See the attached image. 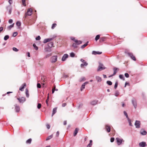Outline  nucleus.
<instances>
[{
  "mask_svg": "<svg viewBox=\"0 0 147 147\" xmlns=\"http://www.w3.org/2000/svg\"><path fill=\"white\" fill-rule=\"evenodd\" d=\"M99 65L97 69V71H101L102 70L105 69L106 68L105 67L102 63H99Z\"/></svg>",
  "mask_w": 147,
  "mask_h": 147,
  "instance_id": "f257e3e1",
  "label": "nucleus"
},
{
  "mask_svg": "<svg viewBox=\"0 0 147 147\" xmlns=\"http://www.w3.org/2000/svg\"><path fill=\"white\" fill-rule=\"evenodd\" d=\"M57 56H54L52 57L50 59L51 62L52 63H55L57 60Z\"/></svg>",
  "mask_w": 147,
  "mask_h": 147,
  "instance_id": "f03ea898",
  "label": "nucleus"
},
{
  "mask_svg": "<svg viewBox=\"0 0 147 147\" xmlns=\"http://www.w3.org/2000/svg\"><path fill=\"white\" fill-rule=\"evenodd\" d=\"M134 125L136 126V127L137 128H139L140 127L141 123L139 121L136 120L135 121Z\"/></svg>",
  "mask_w": 147,
  "mask_h": 147,
  "instance_id": "7ed1b4c3",
  "label": "nucleus"
},
{
  "mask_svg": "<svg viewBox=\"0 0 147 147\" xmlns=\"http://www.w3.org/2000/svg\"><path fill=\"white\" fill-rule=\"evenodd\" d=\"M116 140L118 145H119L122 143L123 140V139L117 138H116Z\"/></svg>",
  "mask_w": 147,
  "mask_h": 147,
  "instance_id": "20e7f679",
  "label": "nucleus"
},
{
  "mask_svg": "<svg viewBox=\"0 0 147 147\" xmlns=\"http://www.w3.org/2000/svg\"><path fill=\"white\" fill-rule=\"evenodd\" d=\"M131 102L134 108L136 109L137 105L136 100L134 99H133L131 100Z\"/></svg>",
  "mask_w": 147,
  "mask_h": 147,
  "instance_id": "39448f33",
  "label": "nucleus"
},
{
  "mask_svg": "<svg viewBox=\"0 0 147 147\" xmlns=\"http://www.w3.org/2000/svg\"><path fill=\"white\" fill-rule=\"evenodd\" d=\"M127 54L128 56L131 57L133 60L135 61L136 60V58L135 56L133 55V54L131 53H128Z\"/></svg>",
  "mask_w": 147,
  "mask_h": 147,
  "instance_id": "423d86ee",
  "label": "nucleus"
},
{
  "mask_svg": "<svg viewBox=\"0 0 147 147\" xmlns=\"http://www.w3.org/2000/svg\"><path fill=\"white\" fill-rule=\"evenodd\" d=\"M53 39H54L53 38H48L45 39L44 40L43 42L44 43H46L47 42H50V41L52 40Z\"/></svg>",
  "mask_w": 147,
  "mask_h": 147,
  "instance_id": "0eeeda50",
  "label": "nucleus"
},
{
  "mask_svg": "<svg viewBox=\"0 0 147 147\" xmlns=\"http://www.w3.org/2000/svg\"><path fill=\"white\" fill-rule=\"evenodd\" d=\"M68 55L67 54H65L63 56L62 58V61H64L66 60V59L68 58Z\"/></svg>",
  "mask_w": 147,
  "mask_h": 147,
  "instance_id": "6e6552de",
  "label": "nucleus"
},
{
  "mask_svg": "<svg viewBox=\"0 0 147 147\" xmlns=\"http://www.w3.org/2000/svg\"><path fill=\"white\" fill-rule=\"evenodd\" d=\"M17 99L19 100L20 102V103H23L26 100V98L24 97L18 98Z\"/></svg>",
  "mask_w": 147,
  "mask_h": 147,
  "instance_id": "1a4fd4ad",
  "label": "nucleus"
},
{
  "mask_svg": "<svg viewBox=\"0 0 147 147\" xmlns=\"http://www.w3.org/2000/svg\"><path fill=\"white\" fill-rule=\"evenodd\" d=\"M139 146L141 147H144L146 146L145 142H142L139 144Z\"/></svg>",
  "mask_w": 147,
  "mask_h": 147,
  "instance_id": "9d476101",
  "label": "nucleus"
},
{
  "mask_svg": "<svg viewBox=\"0 0 147 147\" xmlns=\"http://www.w3.org/2000/svg\"><path fill=\"white\" fill-rule=\"evenodd\" d=\"M140 133L142 135H145L147 134L146 131L143 129H142L140 130Z\"/></svg>",
  "mask_w": 147,
  "mask_h": 147,
  "instance_id": "9b49d317",
  "label": "nucleus"
},
{
  "mask_svg": "<svg viewBox=\"0 0 147 147\" xmlns=\"http://www.w3.org/2000/svg\"><path fill=\"white\" fill-rule=\"evenodd\" d=\"M32 9L31 8H29L28 9L27 13L28 16H30L32 14Z\"/></svg>",
  "mask_w": 147,
  "mask_h": 147,
  "instance_id": "f8f14e48",
  "label": "nucleus"
},
{
  "mask_svg": "<svg viewBox=\"0 0 147 147\" xmlns=\"http://www.w3.org/2000/svg\"><path fill=\"white\" fill-rule=\"evenodd\" d=\"M102 53V52H101L96 51H93L92 52V54L94 55H96V54L100 55Z\"/></svg>",
  "mask_w": 147,
  "mask_h": 147,
  "instance_id": "ddd939ff",
  "label": "nucleus"
},
{
  "mask_svg": "<svg viewBox=\"0 0 147 147\" xmlns=\"http://www.w3.org/2000/svg\"><path fill=\"white\" fill-rule=\"evenodd\" d=\"M105 129L108 132H109L111 131V127L108 125H105Z\"/></svg>",
  "mask_w": 147,
  "mask_h": 147,
  "instance_id": "4468645a",
  "label": "nucleus"
},
{
  "mask_svg": "<svg viewBox=\"0 0 147 147\" xmlns=\"http://www.w3.org/2000/svg\"><path fill=\"white\" fill-rule=\"evenodd\" d=\"M15 109L16 112H18L20 111V107L18 106L16 104L15 105Z\"/></svg>",
  "mask_w": 147,
  "mask_h": 147,
  "instance_id": "2eb2a0df",
  "label": "nucleus"
},
{
  "mask_svg": "<svg viewBox=\"0 0 147 147\" xmlns=\"http://www.w3.org/2000/svg\"><path fill=\"white\" fill-rule=\"evenodd\" d=\"M9 8V14H10L11 13L12 11V7L11 6L8 5L6 7V8Z\"/></svg>",
  "mask_w": 147,
  "mask_h": 147,
  "instance_id": "dca6fc26",
  "label": "nucleus"
},
{
  "mask_svg": "<svg viewBox=\"0 0 147 147\" xmlns=\"http://www.w3.org/2000/svg\"><path fill=\"white\" fill-rule=\"evenodd\" d=\"M97 100H94L90 102V104L91 105H94L97 104L98 102Z\"/></svg>",
  "mask_w": 147,
  "mask_h": 147,
  "instance_id": "f3484780",
  "label": "nucleus"
},
{
  "mask_svg": "<svg viewBox=\"0 0 147 147\" xmlns=\"http://www.w3.org/2000/svg\"><path fill=\"white\" fill-rule=\"evenodd\" d=\"M96 78L97 80V82H100L102 81V79L99 76H96Z\"/></svg>",
  "mask_w": 147,
  "mask_h": 147,
  "instance_id": "a211bd4d",
  "label": "nucleus"
},
{
  "mask_svg": "<svg viewBox=\"0 0 147 147\" xmlns=\"http://www.w3.org/2000/svg\"><path fill=\"white\" fill-rule=\"evenodd\" d=\"M79 131V129L78 128H76L74 131V136H75L77 134Z\"/></svg>",
  "mask_w": 147,
  "mask_h": 147,
  "instance_id": "6ab92c4d",
  "label": "nucleus"
},
{
  "mask_svg": "<svg viewBox=\"0 0 147 147\" xmlns=\"http://www.w3.org/2000/svg\"><path fill=\"white\" fill-rule=\"evenodd\" d=\"M57 108L55 107L54 108L53 110V113L52 115V117L57 112Z\"/></svg>",
  "mask_w": 147,
  "mask_h": 147,
  "instance_id": "aec40b11",
  "label": "nucleus"
},
{
  "mask_svg": "<svg viewBox=\"0 0 147 147\" xmlns=\"http://www.w3.org/2000/svg\"><path fill=\"white\" fill-rule=\"evenodd\" d=\"M53 45V43L52 42H50L48 44V46L50 48H51Z\"/></svg>",
  "mask_w": 147,
  "mask_h": 147,
  "instance_id": "412c9836",
  "label": "nucleus"
},
{
  "mask_svg": "<svg viewBox=\"0 0 147 147\" xmlns=\"http://www.w3.org/2000/svg\"><path fill=\"white\" fill-rule=\"evenodd\" d=\"M26 84L23 85L20 88L19 90L21 91H23L24 90L25 86H26Z\"/></svg>",
  "mask_w": 147,
  "mask_h": 147,
  "instance_id": "4be33fe9",
  "label": "nucleus"
},
{
  "mask_svg": "<svg viewBox=\"0 0 147 147\" xmlns=\"http://www.w3.org/2000/svg\"><path fill=\"white\" fill-rule=\"evenodd\" d=\"M75 42L77 45H79L82 43V41L76 40H75Z\"/></svg>",
  "mask_w": 147,
  "mask_h": 147,
  "instance_id": "5701e85b",
  "label": "nucleus"
},
{
  "mask_svg": "<svg viewBox=\"0 0 147 147\" xmlns=\"http://www.w3.org/2000/svg\"><path fill=\"white\" fill-rule=\"evenodd\" d=\"M88 41L86 43L84 44V45H82L81 47V48L83 49L84 48H85L86 46H87L88 45Z\"/></svg>",
  "mask_w": 147,
  "mask_h": 147,
  "instance_id": "b1692460",
  "label": "nucleus"
},
{
  "mask_svg": "<svg viewBox=\"0 0 147 147\" xmlns=\"http://www.w3.org/2000/svg\"><path fill=\"white\" fill-rule=\"evenodd\" d=\"M118 69L116 67H115L113 68L114 72L113 73V75H115L117 72V70Z\"/></svg>",
  "mask_w": 147,
  "mask_h": 147,
  "instance_id": "393cba45",
  "label": "nucleus"
},
{
  "mask_svg": "<svg viewBox=\"0 0 147 147\" xmlns=\"http://www.w3.org/2000/svg\"><path fill=\"white\" fill-rule=\"evenodd\" d=\"M127 120H128V122H129V126H132V124L131 123V119H130L129 118H127Z\"/></svg>",
  "mask_w": 147,
  "mask_h": 147,
  "instance_id": "a878e982",
  "label": "nucleus"
},
{
  "mask_svg": "<svg viewBox=\"0 0 147 147\" xmlns=\"http://www.w3.org/2000/svg\"><path fill=\"white\" fill-rule=\"evenodd\" d=\"M88 64V63H86V62H85L83 63H82L81 65V67H82V66H87Z\"/></svg>",
  "mask_w": 147,
  "mask_h": 147,
  "instance_id": "bb28decb",
  "label": "nucleus"
},
{
  "mask_svg": "<svg viewBox=\"0 0 147 147\" xmlns=\"http://www.w3.org/2000/svg\"><path fill=\"white\" fill-rule=\"evenodd\" d=\"M26 96L27 98H28L29 97V94L28 91L27 89H26Z\"/></svg>",
  "mask_w": 147,
  "mask_h": 147,
  "instance_id": "cd10ccee",
  "label": "nucleus"
},
{
  "mask_svg": "<svg viewBox=\"0 0 147 147\" xmlns=\"http://www.w3.org/2000/svg\"><path fill=\"white\" fill-rule=\"evenodd\" d=\"M32 141V139L31 138H30L26 142L27 144H30L31 143Z\"/></svg>",
  "mask_w": 147,
  "mask_h": 147,
  "instance_id": "c85d7f7f",
  "label": "nucleus"
},
{
  "mask_svg": "<svg viewBox=\"0 0 147 147\" xmlns=\"http://www.w3.org/2000/svg\"><path fill=\"white\" fill-rule=\"evenodd\" d=\"M53 137V135H51L49 136L46 138V140L47 141V140H49L50 139H51Z\"/></svg>",
  "mask_w": 147,
  "mask_h": 147,
  "instance_id": "c756f323",
  "label": "nucleus"
},
{
  "mask_svg": "<svg viewBox=\"0 0 147 147\" xmlns=\"http://www.w3.org/2000/svg\"><path fill=\"white\" fill-rule=\"evenodd\" d=\"M86 80V79L84 77H81L79 80V81L80 82L84 81Z\"/></svg>",
  "mask_w": 147,
  "mask_h": 147,
  "instance_id": "7c9ffc66",
  "label": "nucleus"
},
{
  "mask_svg": "<svg viewBox=\"0 0 147 147\" xmlns=\"http://www.w3.org/2000/svg\"><path fill=\"white\" fill-rule=\"evenodd\" d=\"M33 47H34V48L36 50H37L38 49V47H37L36 45L35 44H34L33 45Z\"/></svg>",
  "mask_w": 147,
  "mask_h": 147,
  "instance_id": "2f4dec72",
  "label": "nucleus"
},
{
  "mask_svg": "<svg viewBox=\"0 0 147 147\" xmlns=\"http://www.w3.org/2000/svg\"><path fill=\"white\" fill-rule=\"evenodd\" d=\"M85 85L83 84H82L80 88V90L81 91H82L85 88Z\"/></svg>",
  "mask_w": 147,
  "mask_h": 147,
  "instance_id": "473e14b6",
  "label": "nucleus"
},
{
  "mask_svg": "<svg viewBox=\"0 0 147 147\" xmlns=\"http://www.w3.org/2000/svg\"><path fill=\"white\" fill-rule=\"evenodd\" d=\"M119 78H120L122 79L123 80H125V78L123 75H119Z\"/></svg>",
  "mask_w": 147,
  "mask_h": 147,
  "instance_id": "72a5a7b5",
  "label": "nucleus"
},
{
  "mask_svg": "<svg viewBox=\"0 0 147 147\" xmlns=\"http://www.w3.org/2000/svg\"><path fill=\"white\" fill-rule=\"evenodd\" d=\"M9 38V36L8 35H6L4 38V39L5 40H7Z\"/></svg>",
  "mask_w": 147,
  "mask_h": 147,
  "instance_id": "f704fd0d",
  "label": "nucleus"
},
{
  "mask_svg": "<svg viewBox=\"0 0 147 147\" xmlns=\"http://www.w3.org/2000/svg\"><path fill=\"white\" fill-rule=\"evenodd\" d=\"M45 50L46 51L51 52V49L50 48H45Z\"/></svg>",
  "mask_w": 147,
  "mask_h": 147,
  "instance_id": "c9c22d12",
  "label": "nucleus"
},
{
  "mask_svg": "<svg viewBox=\"0 0 147 147\" xmlns=\"http://www.w3.org/2000/svg\"><path fill=\"white\" fill-rule=\"evenodd\" d=\"M16 24L17 26L20 27L21 25V23L20 22L18 21L16 23Z\"/></svg>",
  "mask_w": 147,
  "mask_h": 147,
  "instance_id": "e433bc0d",
  "label": "nucleus"
},
{
  "mask_svg": "<svg viewBox=\"0 0 147 147\" xmlns=\"http://www.w3.org/2000/svg\"><path fill=\"white\" fill-rule=\"evenodd\" d=\"M70 55L71 57H73L75 56V54L74 53L71 52L70 53Z\"/></svg>",
  "mask_w": 147,
  "mask_h": 147,
  "instance_id": "4c0bfd02",
  "label": "nucleus"
},
{
  "mask_svg": "<svg viewBox=\"0 0 147 147\" xmlns=\"http://www.w3.org/2000/svg\"><path fill=\"white\" fill-rule=\"evenodd\" d=\"M100 36L99 35H97L96 37L95 40L96 41H97L100 38Z\"/></svg>",
  "mask_w": 147,
  "mask_h": 147,
  "instance_id": "58836bf2",
  "label": "nucleus"
},
{
  "mask_svg": "<svg viewBox=\"0 0 147 147\" xmlns=\"http://www.w3.org/2000/svg\"><path fill=\"white\" fill-rule=\"evenodd\" d=\"M57 24H56L54 23L52 24L51 28L52 29H53L56 26Z\"/></svg>",
  "mask_w": 147,
  "mask_h": 147,
  "instance_id": "ea45409f",
  "label": "nucleus"
},
{
  "mask_svg": "<svg viewBox=\"0 0 147 147\" xmlns=\"http://www.w3.org/2000/svg\"><path fill=\"white\" fill-rule=\"evenodd\" d=\"M107 84L109 85H111L112 84V82L110 81H107Z\"/></svg>",
  "mask_w": 147,
  "mask_h": 147,
  "instance_id": "a19ab883",
  "label": "nucleus"
},
{
  "mask_svg": "<svg viewBox=\"0 0 147 147\" xmlns=\"http://www.w3.org/2000/svg\"><path fill=\"white\" fill-rule=\"evenodd\" d=\"M72 46L74 48H77L78 47L76 43H73Z\"/></svg>",
  "mask_w": 147,
  "mask_h": 147,
  "instance_id": "79ce46f5",
  "label": "nucleus"
},
{
  "mask_svg": "<svg viewBox=\"0 0 147 147\" xmlns=\"http://www.w3.org/2000/svg\"><path fill=\"white\" fill-rule=\"evenodd\" d=\"M124 114L126 116V118L127 119L128 118H129L128 116V115L127 113L125 111H124L123 112Z\"/></svg>",
  "mask_w": 147,
  "mask_h": 147,
  "instance_id": "37998d69",
  "label": "nucleus"
},
{
  "mask_svg": "<svg viewBox=\"0 0 147 147\" xmlns=\"http://www.w3.org/2000/svg\"><path fill=\"white\" fill-rule=\"evenodd\" d=\"M22 3H23V5L24 6H26V1L25 0H22Z\"/></svg>",
  "mask_w": 147,
  "mask_h": 147,
  "instance_id": "c03bdc74",
  "label": "nucleus"
},
{
  "mask_svg": "<svg viewBox=\"0 0 147 147\" xmlns=\"http://www.w3.org/2000/svg\"><path fill=\"white\" fill-rule=\"evenodd\" d=\"M119 92L118 91H116L115 92V96H117L119 95Z\"/></svg>",
  "mask_w": 147,
  "mask_h": 147,
  "instance_id": "a18cd8bd",
  "label": "nucleus"
},
{
  "mask_svg": "<svg viewBox=\"0 0 147 147\" xmlns=\"http://www.w3.org/2000/svg\"><path fill=\"white\" fill-rule=\"evenodd\" d=\"M13 51L16 52L18 51V50L16 48L13 47Z\"/></svg>",
  "mask_w": 147,
  "mask_h": 147,
  "instance_id": "49530a36",
  "label": "nucleus"
},
{
  "mask_svg": "<svg viewBox=\"0 0 147 147\" xmlns=\"http://www.w3.org/2000/svg\"><path fill=\"white\" fill-rule=\"evenodd\" d=\"M52 55V53H51L50 54H47L45 56V58H47L48 57H49L51 56Z\"/></svg>",
  "mask_w": 147,
  "mask_h": 147,
  "instance_id": "de8ad7c7",
  "label": "nucleus"
},
{
  "mask_svg": "<svg viewBox=\"0 0 147 147\" xmlns=\"http://www.w3.org/2000/svg\"><path fill=\"white\" fill-rule=\"evenodd\" d=\"M118 85V82H116L115 84V86H114V88L115 89H116L117 88V87Z\"/></svg>",
  "mask_w": 147,
  "mask_h": 147,
  "instance_id": "09e8293b",
  "label": "nucleus"
},
{
  "mask_svg": "<svg viewBox=\"0 0 147 147\" xmlns=\"http://www.w3.org/2000/svg\"><path fill=\"white\" fill-rule=\"evenodd\" d=\"M41 106V105L40 103H38L37 105V108L38 109H40Z\"/></svg>",
  "mask_w": 147,
  "mask_h": 147,
  "instance_id": "8fccbe9b",
  "label": "nucleus"
},
{
  "mask_svg": "<svg viewBox=\"0 0 147 147\" xmlns=\"http://www.w3.org/2000/svg\"><path fill=\"white\" fill-rule=\"evenodd\" d=\"M36 39L37 40H38L40 39V37L39 36H38L36 38Z\"/></svg>",
  "mask_w": 147,
  "mask_h": 147,
  "instance_id": "3c124183",
  "label": "nucleus"
},
{
  "mask_svg": "<svg viewBox=\"0 0 147 147\" xmlns=\"http://www.w3.org/2000/svg\"><path fill=\"white\" fill-rule=\"evenodd\" d=\"M14 24L10 25L8 27L9 28V29H11V28H12Z\"/></svg>",
  "mask_w": 147,
  "mask_h": 147,
  "instance_id": "603ef678",
  "label": "nucleus"
},
{
  "mask_svg": "<svg viewBox=\"0 0 147 147\" xmlns=\"http://www.w3.org/2000/svg\"><path fill=\"white\" fill-rule=\"evenodd\" d=\"M125 76L126 78H128L129 77V75L128 73H126L125 74Z\"/></svg>",
  "mask_w": 147,
  "mask_h": 147,
  "instance_id": "864d4df0",
  "label": "nucleus"
},
{
  "mask_svg": "<svg viewBox=\"0 0 147 147\" xmlns=\"http://www.w3.org/2000/svg\"><path fill=\"white\" fill-rule=\"evenodd\" d=\"M115 139L114 138H111L110 139V141L111 142H113L114 141Z\"/></svg>",
  "mask_w": 147,
  "mask_h": 147,
  "instance_id": "5fc2aeb1",
  "label": "nucleus"
},
{
  "mask_svg": "<svg viewBox=\"0 0 147 147\" xmlns=\"http://www.w3.org/2000/svg\"><path fill=\"white\" fill-rule=\"evenodd\" d=\"M17 34L18 32H15L13 33V35L14 37H15Z\"/></svg>",
  "mask_w": 147,
  "mask_h": 147,
  "instance_id": "6e6d98bb",
  "label": "nucleus"
},
{
  "mask_svg": "<svg viewBox=\"0 0 147 147\" xmlns=\"http://www.w3.org/2000/svg\"><path fill=\"white\" fill-rule=\"evenodd\" d=\"M37 87L38 88H40L41 87V85L39 83H37Z\"/></svg>",
  "mask_w": 147,
  "mask_h": 147,
  "instance_id": "4d7b16f0",
  "label": "nucleus"
},
{
  "mask_svg": "<svg viewBox=\"0 0 147 147\" xmlns=\"http://www.w3.org/2000/svg\"><path fill=\"white\" fill-rule=\"evenodd\" d=\"M47 128L48 129H49L50 127V126L49 125L47 124L46 125Z\"/></svg>",
  "mask_w": 147,
  "mask_h": 147,
  "instance_id": "13d9d810",
  "label": "nucleus"
},
{
  "mask_svg": "<svg viewBox=\"0 0 147 147\" xmlns=\"http://www.w3.org/2000/svg\"><path fill=\"white\" fill-rule=\"evenodd\" d=\"M70 38L72 40L74 41L75 42V40H76L75 39L74 37H71Z\"/></svg>",
  "mask_w": 147,
  "mask_h": 147,
  "instance_id": "bf43d9fd",
  "label": "nucleus"
},
{
  "mask_svg": "<svg viewBox=\"0 0 147 147\" xmlns=\"http://www.w3.org/2000/svg\"><path fill=\"white\" fill-rule=\"evenodd\" d=\"M105 40L104 38H102L100 39V42H103Z\"/></svg>",
  "mask_w": 147,
  "mask_h": 147,
  "instance_id": "052dcab7",
  "label": "nucleus"
},
{
  "mask_svg": "<svg viewBox=\"0 0 147 147\" xmlns=\"http://www.w3.org/2000/svg\"><path fill=\"white\" fill-rule=\"evenodd\" d=\"M9 3L10 4V5H9L11 6V4L12 3V0H9Z\"/></svg>",
  "mask_w": 147,
  "mask_h": 147,
  "instance_id": "680f3d73",
  "label": "nucleus"
},
{
  "mask_svg": "<svg viewBox=\"0 0 147 147\" xmlns=\"http://www.w3.org/2000/svg\"><path fill=\"white\" fill-rule=\"evenodd\" d=\"M13 22V20L12 19H10L9 20V24H11Z\"/></svg>",
  "mask_w": 147,
  "mask_h": 147,
  "instance_id": "e2e57ef3",
  "label": "nucleus"
},
{
  "mask_svg": "<svg viewBox=\"0 0 147 147\" xmlns=\"http://www.w3.org/2000/svg\"><path fill=\"white\" fill-rule=\"evenodd\" d=\"M48 101H49L48 99H47L46 100V104H47V106H49Z\"/></svg>",
  "mask_w": 147,
  "mask_h": 147,
  "instance_id": "0e129e2a",
  "label": "nucleus"
},
{
  "mask_svg": "<svg viewBox=\"0 0 147 147\" xmlns=\"http://www.w3.org/2000/svg\"><path fill=\"white\" fill-rule=\"evenodd\" d=\"M92 145V144L89 143L87 146V147H90Z\"/></svg>",
  "mask_w": 147,
  "mask_h": 147,
  "instance_id": "69168bd1",
  "label": "nucleus"
},
{
  "mask_svg": "<svg viewBox=\"0 0 147 147\" xmlns=\"http://www.w3.org/2000/svg\"><path fill=\"white\" fill-rule=\"evenodd\" d=\"M66 105V103H63L62 104V106L63 107H65Z\"/></svg>",
  "mask_w": 147,
  "mask_h": 147,
  "instance_id": "338daca9",
  "label": "nucleus"
},
{
  "mask_svg": "<svg viewBox=\"0 0 147 147\" xmlns=\"http://www.w3.org/2000/svg\"><path fill=\"white\" fill-rule=\"evenodd\" d=\"M59 131H57L56 133V136L57 137H58L59 136Z\"/></svg>",
  "mask_w": 147,
  "mask_h": 147,
  "instance_id": "774afa93",
  "label": "nucleus"
}]
</instances>
